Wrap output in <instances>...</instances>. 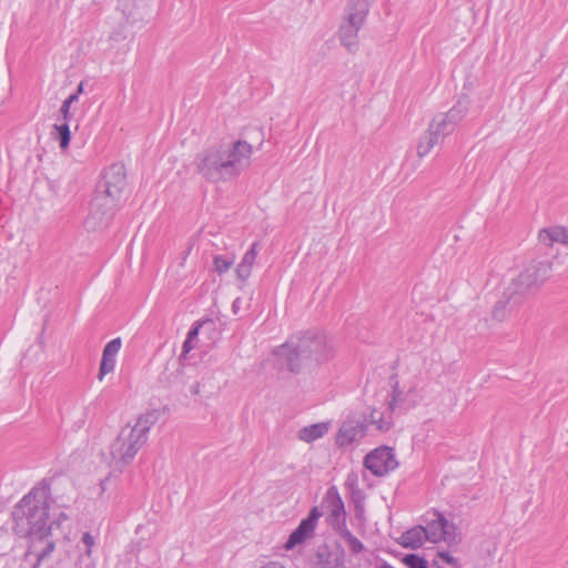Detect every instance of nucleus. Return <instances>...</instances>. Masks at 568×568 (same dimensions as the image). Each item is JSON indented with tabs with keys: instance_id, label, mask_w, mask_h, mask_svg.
Wrapping results in <instances>:
<instances>
[{
	"instance_id": "obj_44",
	"label": "nucleus",
	"mask_w": 568,
	"mask_h": 568,
	"mask_svg": "<svg viewBox=\"0 0 568 568\" xmlns=\"http://www.w3.org/2000/svg\"><path fill=\"white\" fill-rule=\"evenodd\" d=\"M378 414H381L379 412H377L376 409H373L369 414V423L373 425V420L374 419H378Z\"/></svg>"
},
{
	"instance_id": "obj_32",
	"label": "nucleus",
	"mask_w": 568,
	"mask_h": 568,
	"mask_svg": "<svg viewBox=\"0 0 568 568\" xmlns=\"http://www.w3.org/2000/svg\"><path fill=\"white\" fill-rule=\"evenodd\" d=\"M121 345H122V341L120 337H116L112 341H110L105 346H104V349H103V353L102 355H106V356H116V354L119 353L120 348H121Z\"/></svg>"
},
{
	"instance_id": "obj_21",
	"label": "nucleus",
	"mask_w": 568,
	"mask_h": 568,
	"mask_svg": "<svg viewBox=\"0 0 568 568\" xmlns=\"http://www.w3.org/2000/svg\"><path fill=\"white\" fill-rule=\"evenodd\" d=\"M328 432L327 423H317L305 426L298 430L297 437L305 443H312L323 437Z\"/></svg>"
},
{
	"instance_id": "obj_36",
	"label": "nucleus",
	"mask_w": 568,
	"mask_h": 568,
	"mask_svg": "<svg viewBox=\"0 0 568 568\" xmlns=\"http://www.w3.org/2000/svg\"><path fill=\"white\" fill-rule=\"evenodd\" d=\"M47 535H51V531L44 532V534H39V535L27 536L26 538H28L30 541L29 546H37V548L43 549V538L47 537Z\"/></svg>"
},
{
	"instance_id": "obj_18",
	"label": "nucleus",
	"mask_w": 568,
	"mask_h": 568,
	"mask_svg": "<svg viewBox=\"0 0 568 568\" xmlns=\"http://www.w3.org/2000/svg\"><path fill=\"white\" fill-rule=\"evenodd\" d=\"M538 239L545 245H552L554 243L568 244V229L559 225L542 229L538 234Z\"/></svg>"
},
{
	"instance_id": "obj_42",
	"label": "nucleus",
	"mask_w": 568,
	"mask_h": 568,
	"mask_svg": "<svg viewBox=\"0 0 568 568\" xmlns=\"http://www.w3.org/2000/svg\"><path fill=\"white\" fill-rule=\"evenodd\" d=\"M243 300L241 297H237L234 300L232 304V311L234 314H237L240 310L242 308Z\"/></svg>"
},
{
	"instance_id": "obj_41",
	"label": "nucleus",
	"mask_w": 568,
	"mask_h": 568,
	"mask_svg": "<svg viewBox=\"0 0 568 568\" xmlns=\"http://www.w3.org/2000/svg\"><path fill=\"white\" fill-rule=\"evenodd\" d=\"M201 325H202L201 323H197L194 327H192L189 331L186 338L194 341L199 335V329H200Z\"/></svg>"
},
{
	"instance_id": "obj_39",
	"label": "nucleus",
	"mask_w": 568,
	"mask_h": 568,
	"mask_svg": "<svg viewBox=\"0 0 568 568\" xmlns=\"http://www.w3.org/2000/svg\"><path fill=\"white\" fill-rule=\"evenodd\" d=\"M69 517L64 514V513H60L59 516L57 517V519H54L53 521H51L50 524L48 523V526H51V530L53 529V526H55L57 528H59L62 524V521L64 520H68Z\"/></svg>"
},
{
	"instance_id": "obj_16",
	"label": "nucleus",
	"mask_w": 568,
	"mask_h": 568,
	"mask_svg": "<svg viewBox=\"0 0 568 568\" xmlns=\"http://www.w3.org/2000/svg\"><path fill=\"white\" fill-rule=\"evenodd\" d=\"M520 304L521 302L519 300H514L508 294V288L506 287L501 297L498 300V302L495 304L493 308V317L497 321H504L509 315V313Z\"/></svg>"
},
{
	"instance_id": "obj_30",
	"label": "nucleus",
	"mask_w": 568,
	"mask_h": 568,
	"mask_svg": "<svg viewBox=\"0 0 568 568\" xmlns=\"http://www.w3.org/2000/svg\"><path fill=\"white\" fill-rule=\"evenodd\" d=\"M81 544L83 545V550L80 549V555L92 556L95 538L90 532L85 531L82 534Z\"/></svg>"
},
{
	"instance_id": "obj_40",
	"label": "nucleus",
	"mask_w": 568,
	"mask_h": 568,
	"mask_svg": "<svg viewBox=\"0 0 568 568\" xmlns=\"http://www.w3.org/2000/svg\"><path fill=\"white\" fill-rule=\"evenodd\" d=\"M200 386H201V384H200V382H199V381H193V379H192V381L189 383V393H190L191 395H193V396L199 395V394H200Z\"/></svg>"
},
{
	"instance_id": "obj_20",
	"label": "nucleus",
	"mask_w": 568,
	"mask_h": 568,
	"mask_svg": "<svg viewBox=\"0 0 568 568\" xmlns=\"http://www.w3.org/2000/svg\"><path fill=\"white\" fill-rule=\"evenodd\" d=\"M258 244L255 242L251 245V247L246 251L242 261L239 263L236 267V275L241 281H245L250 277L252 273L253 265L256 261L258 253Z\"/></svg>"
},
{
	"instance_id": "obj_14",
	"label": "nucleus",
	"mask_w": 568,
	"mask_h": 568,
	"mask_svg": "<svg viewBox=\"0 0 568 568\" xmlns=\"http://www.w3.org/2000/svg\"><path fill=\"white\" fill-rule=\"evenodd\" d=\"M314 568H345L344 551L331 549L327 545L318 546L315 552Z\"/></svg>"
},
{
	"instance_id": "obj_29",
	"label": "nucleus",
	"mask_w": 568,
	"mask_h": 568,
	"mask_svg": "<svg viewBox=\"0 0 568 568\" xmlns=\"http://www.w3.org/2000/svg\"><path fill=\"white\" fill-rule=\"evenodd\" d=\"M403 562L408 568H428L427 561L423 557H420L416 554L406 555L403 558Z\"/></svg>"
},
{
	"instance_id": "obj_15",
	"label": "nucleus",
	"mask_w": 568,
	"mask_h": 568,
	"mask_svg": "<svg viewBox=\"0 0 568 568\" xmlns=\"http://www.w3.org/2000/svg\"><path fill=\"white\" fill-rule=\"evenodd\" d=\"M54 549L55 540L52 539V534L47 535V537L43 538V549H39L37 548V546H29L26 552V558L34 556L36 562L33 564L32 568H39L41 562L51 557V554L53 552Z\"/></svg>"
},
{
	"instance_id": "obj_3",
	"label": "nucleus",
	"mask_w": 568,
	"mask_h": 568,
	"mask_svg": "<svg viewBox=\"0 0 568 568\" xmlns=\"http://www.w3.org/2000/svg\"><path fill=\"white\" fill-rule=\"evenodd\" d=\"M125 186L126 173L122 163H113L104 170L90 203L89 216L85 220L88 229L95 230L106 225Z\"/></svg>"
},
{
	"instance_id": "obj_28",
	"label": "nucleus",
	"mask_w": 568,
	"mask_h": 568,
	"mask_svg": "<svg viewBox=\"0 0 568 568\" xmlns=\"http://www.w3.org/2000/svg\"><path fill=\"white\" fill-rule=\"evenodd\" d=\"M115 357L116 356L102 355V359L100 363V369H99V379L100 381H102V378L105 374L111 373L114 369Z\"/></svg>"
},
{
	"instance_id": "obj_37",
	"label": "nucleus",
	"mask_w": 568,
	"mask_h": 568,
	"mask_svg": "<svg viewBox=\"0 0 568 568\" xmlns=\"http://www.w3.org/2000/svg\"><path fill=\"white\" fill-rule=\"evenodd\" d=\"M194 348V344H193V341L191 339H185L183 345H182V354L180 355L179 359L178 361H182L183 358H185V356Z\"/></svg>"
},
{
	"instance_id": "obj_22",
	"label": "nucleus",
	"mask_w": 568,
	"mask_h": 568,
	"mask_svg": "<svg viewBox=\"0 0 568 568\" xmlns=\"http://www.w3.org/2000/svg\"><path fill=\"white\" fill-rule=\"evenodd\" d=\"M443 140L429 126L427 131L420 136L417 144V155L424 158L430 150L440 143Z\"/></svg>"
},
{
	"instance_id": "obj_23",
	"label": "nucleus",
	"mask_w": 568,
	"mask_h": 568,
	"mask_svg": "<svg viewBox=\"0 0 568 568\" xmlns=\"http://www.w3.org/2000/svg\"><path fill=\"white\" fill-rule=\"evenodd\" d=\"M429 128L437 134L442 140L452 134L457 128L442 113L437 114L429 124Z\"/></svg>"
},
{
	"instance_id": "obj_11",
	"label": "nucleus",
	"mask_w": 568,
	"mask_h": 568,
	"mask_svg": "<svg viewBox=\"0 0 568 568\" xmlns=\"http://www.w3.org/2000/svg\"><path fill=\"white\" fill-rule=\"evenodd\" d=\"M322 516V511L317 506L311 508L306 518H303L295 530L288 536L286 542L284 544V548L286 550H292L296 546L304 544L306 540L311 539L317 526V521Z\"/></svg>"
},
{
	"instance_id": "obj_4",
	"label": "nucleus",
	"mask_w": 568,
	"mask_h": 568,
	"mask_svg": "<svg viewBox=\"0 0 568 568\" xmlns=\"http://www.w3.org/2000/svg\"><path fill=\"white\" fill-rule=\"evenodd\" d=\"M50 488L47 485L33 487L13 508V530L20 537L51 531L48 526Z\"/></svg>"
},
{
	"instance_id": "obj_25",
	"label": "nucleus",
	"mask_w": 568,
	"mask_h": 568,
	"mask_svg": "<svg viewBox=\"0 0 568 568\" xmlns=\"http://www.w3.org/2000/svg\"><path fill=\"white\" fill-rule=\"evenodd\" d=\"M335 532L343 539L352 554L357 555L364 549L363 542L351 532L347 526L337 529Z\"/></svg>"
},
{
	"instance_id": "obj_13",
	"label": "nucleus",
	"mask_w": 568,
	"mask_h": 568,
	"mask_svg": "<svg viewBox=\"0 0 568 568\" xmlns=\"http://www.w3.org/2000/svg\"><path fill=\"white\" fill-rule=\"evenodd\" d=\"M366 434V424L359 417L349 416L341 425L336 435L338 446H347L362 439Z\"/></svg>"
},
{
	"instance_id": "obj_31",
	"label": "nucleus",
	"mask_w": 568,
	"mask_h": 568,
	"mask_svg": "<svg viewBox=\"0 0 568 568\" xmlns=\"http://www.w3.org/2000/svg\"><path fill=\"white\" fill-rule=\"evenodd\" d=\"M389 414L392 413L389 412ZM373 425H375L379 432H387L393 426V419L390 415L386 416L384 413H381L378 414V419L373 420Z\"/></svg>"
},
{
	"instance_id": "obj_6",
	"label": "nucleus",
	"mask_w": 568,
	"mask_h": 568,
	"mask_svg": "<svg viewBox=\"0 0 568 568\" xmlns=\"http://www.w3.org/2000/svg\"><path fill=\"white\" fill-rule=\"evenodd\" d=\"M372 2L373 0H348L346 3L338 39L348 52H356L358 49V32L365 23Z\"/></svg>"
},
{
	"instance_id": "obj_46",
	"label": "nucleus",
	"mask_w": 568,
	"mask_h": 568,
	"mask_svg": "<svg viewBox=\"0 0 568 568\" xmlns=\"http://www.w3.org/2000/svg\"><path fill=\"white\" fill-rule=\"evenodd\" d=\"M109 480H110V478H109V477H106L105 479L101 480V484H100V485H101L102 490H105V489H106V483H108Z\"/></svg>"
},
{
	"instance_id": "obj_9",
	"label": "nucleus",
	"mask_w": 568,
	"mask_h": 568,
	"mask_svg": "<svg viewBox=\"0 0 568 568\" xmlns=\"http://www.w3.org/2000/svg\"><path fill=\"white\" fill-rule=\"evenodd\" d=\"M423 521L424 537L428 542L437 544L442 540L447 542L455 540V525L449 523L443 514L435 511L430 517L424 518Z\"/></svg>"
},
{
	"instance_id": "obj_12",
	"label": "nucleus",
	"mask_w": 568,
	"mask_h": 568,
	"mask_svg": "<svg viewBox=\"0 0 568 568\" xmlns=\"http://www.w3.org/2000/svg\"><path fill=\"white\" fill-rule=\"evenodd\" d=\"M322 506L328 511L327 523L335 531L346 526L344 501L335 486L327 489Z\"/></svg>"
},
{
	"instance_id": "obj_19",
	"label": "nucleus",
	"mask_w": 568,
	"mask_h": 568,
	"mask_svg": "<svg viewBox=\"0 0 568 568\" xmlns=\"http://www.w3.org/2000/svg\"><path fill=\"white\" fill-rule=\"evenodd\" d=\"M427 539L424 537L423 525H417L402 534L398 539L399 545L405 548L417 549L422 547Z\"/></svg>"
},
{
	"instance_id": "obj_8",
	"label": "nucleus",
	"mask_w": 568,
	"mask_h": 568,
	"mask_svg": "<svg viewBox=\"0 0 568 568\" xmlns=\"http://www.w3.org/2000/svg\"><path fill=\"white\" fill-rule=\"evenodd\" d=\"M195 373L196 368L194 366L186 365L182 361H175L166 364L159 381L164 387L183 390L194 379Z\"/></svg>"
},
{
	"instance_id": "obj_38",
	"label": "nucleus",
	"mask_w": 568,
	"mask_h": 568,
	"mask_svg": "<svg viewBox=\"0 0 568 568\" xmlns=\"http://www.w3.org/2000/svg\"><path fill=\"white\" fill-rule=\"evenodd\" d=\"M438 556L445 562H447V564L454 566L455 568H457L458 560L456 558H454L449 552H439Z\"/></svg>"
},
{
	"instance_id": "obj_2",
	"label": "nucleus",
	"mask_w": 568,
	"mask_h": 568,
	"mask_svg": "<svg viewBox=\"0 0 568 568\" xmlns=\"http://www.w3.org/2000/svg\"><path fill=\"white\" fill-rule=\"evenodd\" d=\"M275 355L282 367L293 374L304 375L329 361L334 352L325 334L310 331L292 336L276 348Z\"/></svg>"
},
{
	"instance_id": "obj_45",
	"label": "nucleus",
	"mask_w": 568,
	"mask_h": 568,
	"mask_svg": "<svg viewBox=\"0 0 568 568\" xmlns=\"http://www.w3.org/2000/svg\"><path fill=\"white\" fill-rule=\"evenodd\" d=\"M82 92H83V82H80L77 91L73 94H77L79 97Z\"/></svg>"
},
{
	"instance_id": "obj_34",
	"label": "nucleus",
	"mask_w": 568,
	"mask_h": 568,
	"mask_svg": "<svg viewBox=\"0 0 568 568\" xmlns=\"http://www.w3.org/2000/svg\"><path fill=\"white\" fill-rule=\"evenodd\" d=\"M393 396L392 399L388 402L387 410L393 413L395 410V407L397 406V403L402 400L403 392L398 387V382L396 381L393 385Z\"/></svg>"
},
{
	"instance_id": "obj_33",
	"label": "nucleus",
	"mask_w": 568,
	"mask_h": 568,
	"mask_svg": "<svg viewBox=\"0 0 568 568\" xmlns=\"http://www.w3.org/2000/svg\"><path fill=\"white\" fill-rule=\"evenodd\" d=\"M78 101V95L77 94H71L69 95L62 103L61 108H60V113L62 115V119L64 121H68L69 118H70V108H71V104L77 102Z\"/></svg>"
},
{
	"instance_id": "obj_35",
	"label": "nucleus",
	"mask_w": 568,
	"mask_h": 568,
	"mask_svg": "<svg viewBox=\"0 0 568 568\" xmlns=\"http://www.w3.org/2000/svg\"><path fill=\"white\" fill-rule=\"evenodd\" d=\"M74 568H95V562L92 556L79 554L74 562Z\"/></svg>"
},
{
	"instance_id": "obj_1",
	"label": "nucleus",
	"mask_w": 568,
	"mask_h": 568,
	"mask_svg": "<svg viewBox=\"0 0 568 568\" xmlns=\"http://www.w3.org/2000/svg\"><path fill=\"white\" fill-rule=\"evenodd\" d=\"M252 145L243 140L215 143L196 154V172L212 183L237 178L251 164Z\"/></svg>"
},
{
	"instance_id": "obj_7",
	"label": "nucleus",
	"mask_w": 568,
	"mask_h": 568,
	"mask_svg": "<svg viewBox=\"0 0 568 568\" xmlns=\"http://www.w3.org/2000/svg\"><path fill=\"white\" fill-rule=\"evenodd\" d=\"M145 444L138 435L125 426L119 433L116 439L111 444L110 454L116 464L128 465L136 453Z\"/></svg>"
},
{
	"instance_id": "obj_26",
	"label": "nucleus",
	"mask_w": 568,
	"mask_h": 568,
	"mask_svg": "<svg viewBox=\"0 0 568 568\" xmlns=\"http://www.w3.org/2000/svg\"><path fill=\"white\" fill-rule=\"evenodd\" d=\"M52 135L59 141L60 148L65 150L69 146L71 140V132L68 121L63 120V123H55L53 125Z\"/></svg>"
},
{
	"instance_id": "obj_27",
	"label": "nucleus",
	"mask_w": 568,
	"mask_h": 568,
	"mask_svg": "<svg viewBox=\"0 0 568 568\" xmlns=\"http://www.w3.org/2000/svg\"><path fill=\"white\" fill-rule=\"evenodd\" d=\"M234 264V258L225 255H216L213 258L214 271L219 274L227 272Z\"/></svg>"
},
{
	"instance_id": "obj_43",
	"label": "nucleus",
	"mask_w": 568,
	"mask_h": 568,
	"mask_svg": "<svg viewBox=\"0 0 568 568\" xmlns=\"http://www.w3.org/2000/svg\"><path fill=\"white\" fill-rule=\"evenodd\" d=\"M262 568H285L282 564L270 561L266 565H264Z\"/></svg>"
},
{
	"instance_id": "obj_5",
	"label": "nucleus",
	"mask_w": 568,
	"mask_h": 568,
	"mask_svg": "<svg viewBox=\"0 0 568 568\" xmlns=\"http://www.w3.org/2000/svg\"><path fill=\"white\" fill-rule=\"evenodd\" d=\"M549 261H534L508 284V294L524 303L549 278L552 270Z\"/></svg>"
},
{
	"instance_id": "obj_24",
	"label": "nucleus",
	"mask_w": 568,
	"mask_h": 568,
	"mask_svg": "<svg viewBox=\"0 0 568 568\" xmlns=\"http://www.w3.org/2000/svg\"><path fill=\"white\" fill-rule=\"evenodd\" d=\"M469 109V101L467 99L458 100L446 113H442L456 126L466 116Z\"/></svg>"
},
{
	"instance_id": "obj_10",
	"label": "nucleus",
	"mask_w": 568,
	"mask_h": 568,
	"mask_svg": "<svg viewBox=\"0 0 568 568\" xmlns=\"http://www.w3.org/2000/svg\"><path fill=\"white\" fill-rule=\"evenodd\" d=\"M364 466L373 475L382 477L395 470L398 462L392 447L381 446L365 456Z\"/></svg>"
},
{
	"instance_id": "obj_17",
	"label": "nucleus",
	"mask_w": 568,
	"mask_h": 568,
	"mask_svg": "<svg viewBox=\"0 0 568 568\" xmlns=\"http://www.w3.org/2000/svg\"><path fill=\"white\" fill-rule=\"evenodd\" d=\"M159 415L156 409L149 410L142 414L130 429L146 443L149 430L158 422Z\"/></svg>"
}]
</instances>
